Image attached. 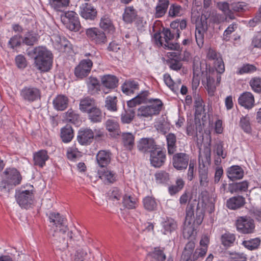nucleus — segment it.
<instances>
[{"label":"nucleus","mask_w":261,"mask_h":261,"mask_svg":"<svg viewBox=\"0 0 261 261\" xmlns=\"http://www.w3.org/2000/svg\"><path fill=\"white\" fill-rule=\"evenodd\" d=\"M27 51L29 57L34 58V65L37 70L45 72L51 69L53 56L46 47L38 46Z\"/></svg>","instance_id":"1"},{"label":"nucleus","mask_w":261,"mask_h":261,"mask_svg":"<svg viewBox=\"0 0 261 261\" xmlns=\"http://www.w3.org/2000/svg\"><path fill=\"white\" fill-rule=\"evenodd\" d=\"M175 38L176 39V34L168 28H163L161 33L156 32L153 35L157 45L164 46L165 48L179 51L180 50V45L177 43H173L171 42Z\"/></svg>","instance_id":"2"},{"label":"nucleus","mask_w":261,"mask_h":261,"mask_svg":"<svg viewBox=\"0 0 261 261\" xmlns=\"http://www.w3.org/2000/svg\"><path fill=\"white\" fill-rule=\"evenodd\" d=\"M211 15L208 11L203 10L200 17L197 16L195 20L196 30L195 33V39L197 45L201 48L204 43V34L207 30V19Z\"/></svg>","instance_id":"3"},{"label":"nucleus","mask_w":261,"mask_h":261,"mask_svg":"<svg viewBox=\"0 0 261 261\" xmlns=\"http://www.w3.org/2000/svg\"><path fill=\"white\" fill-rule=\"evenodd\" d=\"M49 219L50 222L53 223L56 227L53 236L57 240L60 239V238L64 240H65V233L68 230L66 219L58 213H50Z\"/></svg>","instance_id":"4"},{"label":"nucleus","mask_w":261,"mask_h":261,"mask_svg":"<svg viewBox=\"0 0 261 261\" xmlns=\"http://www.w3.org/2000/svg\"><path fill=\"white\" fill-rule=\"evenodd\" d=\"M4 180L0 183V190L7 189L10 186H16L20 184L22 179L19 172L15 168H7L3 172Z\"/></svg>","instance_id":"5"},{"label":"nucleus","mask_w":261,"mask_h":261,"mask_svg":"<svg viewBox=\"0 0 261 261\" xmlns=\"http://www.w3.org/2000/svg\"><path fill=\"white\" fill-rule=\"evenodd\" d=\"M61 20L65 27L70 31H79L81 24L77 15L73 11H68L61 16Z\"/></svg>","instance_id":"6"},{"label":"nucleus","mask_w":261,"mask_h":261,"mask_svg":"<svg viewBox=\"0 0 261 261\" xmlns=\"http://www.w3.org/2000/svg\"><path fill=\"white\" fill-rule=\"evenodd\" d=\"M236 224L237 230L244 234L252 233L255 228L253 220L248 216L238 217Z\"/></svg>","instance_id":"7"},{"label":"nucleus","mask_w":261,"mask_h":261,"mask_svg":"<svg viewBox=\"0 0 261 261\" xmlns=\"http://www.w3.org/2000/svg\"><path fill=\"white\" fill-rule=\"evenodd\" d=\"M93 66L91 59L82 60L74 68V75L79 79H83L88 75Z\"/></svg>","instance_id":"8"},{"label":"nucleus","mask_w":261,"mask_h":261,"mask_svg":"<svg viewBox=\"0 0 261 261\" xmlns=\"http://www.w3.org/2000/svg\"><path fill=\"white\" fill-rule=\"evenodd\" d=\"M150 162L152 166L160 168L166 160V151L160 147H158L150 153Z\"/></svg>","instance_id":"9"},{"label":"nucleus","mask_w":261,"mask_h":261,"mask_svg":"<svg viewBox=\"0 0 261 261\" xmlns=\"http://www.w3.org/2000/svg\"><path fill=\"white\" fill-rule=\"evenodd\" d=\"M22 99L28 102H33L40 97V90L35 87L25 86L20 91Z\"/></svg>","instance_id":"10"},{"label":"nucleus","mask_w":261,"mask_h":261,"mask_svg":"<svg viewBox=\"0 0 261 261\" xmlns=\"http://www.w3.org/2000/svg\"><path fill=\"white\" fill-rule=\"evenodd\" d=\"M87 36L96 44H102L107 42L105 33L96 28H89L86 31Z\"/></svg>","instance_id":"11"},{"label":"nucleus","mask_w":261,"mask_h":261,"mask_svg":"<svg viewBox=\"0 0 261 261\" xmlns=\"http://www.w3.org/2000/svg\"><path fill=\"white\" fill-rule=\"evenodd\" d=\"M189 155L183 152L174 154L172 158L173 166L177 170H184L187 169L189 164Z\"/></svg>","instance_id":"12"},{"label":"nucleus","mask_w":261,"mask_h":261,"mask_svg":"<svg viewBox=\"0 0 261 261\" xmlns=\"http://www.w3.org/2000/svg\"><path fill=\"white\" fill-rule=\"evenodd\" d=\"M159 145H158L155 140L152 138H141L137 143L138 150L143 153H151Z\"/></svg>","instance_id":"13"},{"label":"nucleus","mask_w":261,"mask_h":261,"mask_svg":"<svg viewBox=\"0 0 261 261\" xmlns=\"http://www.w3.org/2000/svg\"><path fill=\"white\" fill-rule=\"evenodd\" d=\"M33 194L29 190L23 191L16 195V200L19 205L24 208H28L33 203Z\"/></svg>","instance_id":"14"},{"label":"nucleus","mask_w":261,"mask_h":261,"mask_svg":"<svg viewBox=\"0 0 261 261\" xmlns=\"http://www.w3.org/2000/svg\"><path fill=\"white\" fill-rule=\"evenodd\" d=\"M93 139L94 132L90 128L81 129L79 132L77 139L81 145H89L92 142Z\"/></svg>","instance_id":"15"},{"label":"nucleus","mask_w":261,"mask_h":261,"mask_svg":"<svg viewBox=\"0 0 261 261\" xmlns=\"http://www.w3.org/2000/svg\"><path fill=\"white\" fill-rule=\"evenodd\" d=\"M226 174L230 180L235 181L243 178L244 175V171L240 166L233 165L227 168Z\"/></svg>","instance_id":"16"},{"label":"nucleus","mask_w":261,"mask_h":261,"mask_svg":"<svg viewBox=\"0 0 261 261\" xmlns=\"http://www.w3.org/2000/svg\"><path fill=\"white\" fill-rule=\"evenodd\" d=\"M254 97L249 92H245L241 94L238 98V103L245 109H251L254 105Z\"/></svg>","instance_id":"17"},{"label":"nucleus","mask_w":261,"mask_h":261,"mask_svg":"<svg viewBox=\"0 0 261 261\" xmlns=\"http://www.w3.org/2000/svg\"><path fill=\"white\" fill-rule=\"evenodd\" d=\"M139 88V83L133 79L126 80L121 86L122 92L127 95L134 94Z\"/></svg>","instance_id":"18"},{"label":"nucleus","mask_w":261,"mask_h":261,"mask_svg":"<svg viewBox=\"0 0 261 261\" xmlns=\"http://www.w3.org/2000/svg\"><path fill=\"white\" fill-rule=\"evenodd\" d=\"M245 203V198L238 195L229 198L226 201V206L230 210H235L243 207Z\"/></svg>","instance_id":"19"},{"label":"nucleus","mask_w":261,"mask_h":261,"mask_svg":"<svg viewBox=\"0 0 261 261\" xmlns=\"http://www.w3.org/2000/svg\"><path fill=\"white\" fill-rule=\"evenodd\" d=\"M80 14L86 19L94 20L97 15V11L91 4L85 3L81 7Z\"/></svg>","instance_id":"20"},{"label":"nucleus","mask_w":261,"mask_h":261,"mask_svg":"<svg viewBox=\"0 0 261 261\" xmlns=\"http://www.w3.org/2000/svg\"><path fill=\"white\" fill-rule=\"evenodd\" d=\"M96 105L97 103L94 98L90 96H86L81 99L79 109L82 112L87 113Z\"/></svg>","instance_id":"21"},{"label":"nucleus","mask_w":261,"mask_h":261,"mask_svg":"<svg viewBox=\"0 0 261 261\" xmlns=\"http://www.w3.org/2000/svg\"><path fill=\"white\" fill-rule=\"evenodd\" d=\"M111 153L110 151L100 150L96 155V161L99 167H106L111 162Z\"/></svg>","instance_id":"22"},{"label":"nucleus","mask_w":261,"mask_h":261,"mask_svg":"<svg viewBox=\"0 0 261 261\" xmlns=\"http://www.w3.org/2000/svg\"><path fill=\"white\" fill-rule=\"evenodd\" d=\"M69 99L66 95H58L53 100L54 108L58 111H64L68 105Z\"/></svg>","instance_id":"23"},{"label":"nucleus","mask_w":261,"mask_h":261,"mask_svg":"<svg viewBox=\"0 0 261 261\" xmlns=\"http://www.w3.org/2000/svg\"><path fill=\"white\" fill-rule=\"evenodd\" d=\"M123 206L128 209L136 208L138 205V199L133 194L127 193L122 196Z\"/></svg>","instance_id":"24"},{"label":"nucleus","mask_w":261,"mask_h":261,"mask_svg":"<svg viewBox=\"0 0 261 261\" xmlns=\"http://www.w3.org/2000/svg\"><path fill=\"white\" fill-rule=\"evenodd\" d=\"M162 231L164 234H170L177 227L176 222L172 218H167L162 222Z\"/></svg>","instance_id":"25"},{"label":"nucleus","mask_w":261,"mask_h":261,"mask_svg":"<svg viewBox=\"0 0 261 261\" xmlns=\"http://www.w3.org/2000/svg\"><path fill=\"white\" fill-rule=\"evenodd\" d=\"M48 159L49 156L45 150H40L34 153L33 161L34 164L36 166L43 167Z\"/></svg>","instance_id":"26"},{"label":"nucleus","mask_w":261,"mask_h":261,"mask_svg":"<svg viewBox=\"0 0 261 261\" xmlns=\"http://www.w3.org/2000/svg\"><path fill=\"white\" fill-rule=\"evenodd\" d=\"M87 114L88 119L93 123H100L102 120L101 110L96 105Z\"/></svg>","instance_id":"27"},{"label":"nucleus","mask_w":261,"mask_h":261,"mask_svg":"<svg viewBox=\"0 0 261 261\" xmlns=\"http://www.w3.org/2000/svg\"><path fill=\"white\" fill-rule=\"evenodd\" d=\"M164 250V248L154 247L153 250L148 254V256L150 257V261H165L166 256Z\"/></svg>","instance_id":"28"},{"label":"nucleus","mask_w":261,"mask_h":261,"mask_svg":"<svg viewBox=\"0 0 261 261\" xmlns=\"http://www.w3.org/2000/svg\"><path fill=\"white\" fill-rule=\"evenodd\" d=\"M102 85L109 89H113L118 86V79L114 75L108 74L103 76L101 79Z\"/></svg>","instance_id":"29"},{"label":"nucleus","mask_w":261,"mask_h":261,"mask_svg":"<svg viewBox=\"0 0 261 261\" xmlns=\"http://www.w3.org/2000/svg\"><path fill=\"white\" fill-rule=\"evenodd\" d=\"M99 177L107 183H113L116 180V175L113 171L102 168L98 170Z\"/></svg>","instance_id":"30"},{"label":"nucleus","mask_w":261,"mask_h":261,"mask_svg":"<svg viewBox=\"0 0 261 261\" xmlns=\"http://www.w3.org/2000/svg\"><path fill=\"white\" fill-rule=\"evenodd\" d=\"M249 184L247 180L234 182L228 185V190L231 194L237 192H246L248 188Z\"/></svg>","instance_id":"31"},{"label":"nucleus","mask_w":261,"mask_h":261,"mask_svg":"<svg viewBox=\"0 0 261 261\" xmlns=\"http://www.w3.org/2000/svg\"><path fill=\"white\" fill-rule=\"evenodd\" d=\"M168 153L173 154L176 150V136L173 133H169L166 136Z\"/></svg>","instance_id":"32"},{"label":"nucleus","mask_w":261,"mask_h":261,"mask_svg":"<svg viewBox=\"0 0 261 261\" xmlns=\"http://www.w3.org/2000/svg\"><path fill=\"white\" fill-rule=\"evenodd\" d=\"M194 99V107L195 109V115L196 117H198L205 112L204 104L201 96L198 94H195Z\"/></svg>","instance_id":"33"},{"label":"nucleus","mask_w":261,"mask_h":261,"mask_svg":"<svg viewBox=\"0 0 261 261\" xmlns=\"http://www.w3.org/2000/svg\"><path fill=\"white\" fill-rule=\"evenodd\" d=\"M99 25L101 28L110 33L112 34L115 31V28L112 20L110 17L107 15L101 18Z\"/></svg>","instance_id":"34"},{"label":"nucleus","mask_w":261,"mask_h":261,"mask_svg":"<svg viewBox=\"0 0 261 261\" xmlns=\"http://www.w3.org/2000/svg\"><path fill=\"white\" fill-rule=\"evenodd\" d=\"M60 136L64 143H68L73 137V130L71 126L66 125L61 129Z\"/></svg>","instance_id":"35"},{"label":"nucleus","mask_w":261,"mask_h":261,"mask_svg":"<svg viewBox=\"0 0 261 261\" xmlns=\"http://www.w3.org/2000/svg\"><path fill=\"white\" fill-rule=\"evenodd\" d=\"M137 16V11L133 6L126 7L123 14V19L127 23L132 22Z\"/></svg>","instance_id":"36"},{"label":"nucleus","mask_w":261,"mask_h":261,"mask_svg":"<svg viewBox=\"0 0 261 261\" xmlns=\"http://www.w3.org/2000/svg\"><path fill=\"white\" fill-rule=\"evenodd\" d=\"M261 240L259 238H255L244 240L242 242V245L247 249L253 251L257 250L260 245Z\"/></svg>","instance_id":"37"},{"label":"nucleus","mask_w":261,"mask_h":261,"mask_svg":"<svg viewBox=\"0 0 261 261\" xmlns=\"http://www.w3.org/2000/svg\"><path fill=\"white\" fill-rule=\"evenodd\" d=\"M88 92L91 94H95L100 90V84L98 80L94 77L90 76L87 81Z\"/></svg>","instance_id":"38"},{"label":"nucleus","mask_w":261,"mask_h":261,"mask_svg":"<svg viewBox=\"0 0 261 261\" xmlns=\"http://www.w3.org/2000/svg\"><path fill=\"white\" fill-rule=\"evenodd\" d=\"M147 103H149L148 106L150 107L151 111H153V114H154V115L159 114L163 106L162 101L160 99L151 98L149 99Z\"/></svg>","instance_id":"39"},{"label":"nucleus","mask_w":261,"mask_h":261,"mask_svg":"<svg viewBox=\"0 0 261 261\" xmlns=\"http://www.w3.org/2000/svg\"><path fill=\"white\" fill-rule=\"evenodd\" d=\"M122 142L125 147L131 150L134 146L135 137L130 133H124L122 135Z\"/></svg>","instance_id":"40"},{"label":"nucleus","mask_w":261,"mask_h":261,"mask_svg":"<svg viewBox=\"0 0 261 261\" xmlns=\"http://www.w3.org/2000/svg\"><path fill=\"white\" fill-rule=\"evenodd\" d=\"M117 102L116 96H108L106 98L105 107L109 111L116 112L117 111Z\"/></svg>","instance_id":"41"},{"label":"nucleus","mask_w":261,"mask_h":261,"mask_svg":"<svg viewBox=\"0 0 261 261\" xmlns=\"http://www.w3.org/2000/svg\"><path fill=\"white\" fill-rule=\"evenodd\" d=\"M51 7L57 11H62L68 6L69 0H49Z\"/></svg>","instance_id":"42"},{"label":"nucleus","mask_w":261,"mask_h":261,"mask_svg":"<svg viewBox=\"0 0 261 261\" xmlns=\"http://www.w3.org/2000/svg\"><path fill=\"white\" fill-rule=\"evenodd\" d=\"M144 207L148 211H155L157 207L156 200L150 196H147L143 200Z\"/></svg>","instance_id":"43"},{"label":"nucleus","mask_w":261,"mask_h":261,"mask_svg":"<svg viewBox=\"0 0 261 261\" xmlns=\"http://www.w3.org/2000/svg\"><path fill=\"white\" fill-rule=\"evenodd\" d=\"M69 44V41L65 37L58 35L54 36V44L58 49H64L68 46Z\"/></svg>","instance_id":"44"},{"label":"nucleus","mask_w":261,"mask_h":261,"mask_svg":"<svg viewBox=\"0 0 261 261\" xmlns=\"http://www.w3.org/2000/svg\"><path fill=\"white\" fill-rule=\"evenodd\" d=\"M198 172L200 186L204 187H207L209 182L207 170L204 167L203 168H200Z\"/></svg>","instance_id":"45"},{"label":"nucleus","mask_w":261,"mask_h":261,"mask_svg":"<svg viewBox=\"0 0 261 261\" xmlns=\"http://www.w3.org/2000/svg\"><path fill=\"white\" fill-rule=\"evenodd\" d=\"M185 185L184 181L180 178H177L175 185H172L168 188V191L171 195H173L181 190Z\"/></svg>","instance_id":"46"},{"label":"nucleus","mask_w":261,"mask_h":261,"mask_svg":"<svg viewBox=\"0 0 261 261\" xmlns=\"http://www.w3.org/2000/svg\"><path fill=\"white\" fill-rule=\"evenodd\" d=\"M135 116V111L133 109L125 111L121 115V120L123 123L129 124L133 120Z\"/></svg>","instance_id":"47"},{"label":"nucleus","mask_w":261,"mask_h":261,"mask_svg":"<svg viewBox=\"0 0 261 261\" xmlns=\"http://www.w3.org/2000/svg\"><path fill=\"white\" fill-rule=\"evenodd\" d=\"M38 40L37 36L32 32H28L22 39V42L27 45H33Z\"/></svg>","instance_id":"48"},{"label":"nucleus","mask_w":261,"mask_h":261,"mask_svg":"<svg viewBox=\"0 0 261 261\" xmlns=\"http://www.w3.org/2000/svg\"><path fill=\"white\" fill-rule=\"evenodd\" d=\"M150 107L147 106L140 107L138 109L137 116L140 117H149L154 115Z\"/></svg>","instance_id":"49"},{"label":"nucleus","mask_w":261,"mask_h":261,"mask_svg":"<svg viewBox=\"0 0 261 261\" xmlns=\"http://www.w3.org/2000/svg\"><path fill=\"white\" fill-rule=\"evenodd\" d=\"M182 12V8L177 4H172L170 5L168 15L170 17H175L180 16Z\"/></svg>","instance_id":"50"},{"label":"nucleus","mask_w":261,"mask_h":261,"mask_svg":"<svg viewBox=\"0 0 261 261\" xmlns=\"http://www.w3.org/2000/svg\"><path fill=\"white\" fill-rule=\"evenodd\" d=\"M105 126L109 132H116L119 129L118 122L113 119H108L105 122Z\"/></svg>","instance_id":"51"},{"label":"nucleus","mask_w":261,"mask_h":261,"mask_svg":"<svg viewBox=\"0 0 261 261\" xmlns=\"http://www.w3.org/2000/svg\"><path fill=\"white\" fill-rule=\"evenodd\" d=\"M235 239V236L230 233H225L221 237L222 243L226 247L231 246L234 243Z\"/></svg>","instance_id":"52"},{"label":"nucleus","mask_w":261,"mask_h":261,"mask_svg":"<svg viewBox=\"0 0 261 261\" xmlns=\"http://www.w3.org/2000/svg\"><path fill=\"white\" fill-rule=\"evenodd\" d=\"M156 182L159 184H164L169 180V174L165 171H160L156 172L155 175Z\"/></svg>","instance_id":"53"},{"label":"nucleus","mask_w":261,"mask_h":261,"mask_svg":"<svg viewBox=\"0 0 261 261\" xmlns=\"http://www.w3.org/2000/svg\"><path fill=\"white\" fill-rule=\"evenodd\" d=\"M109 199L114 202L118 201L122 196L120 190L117 188H113L109 193Z\"/></svg>","instance_id":"54"},{"label":"nucleus","mask_w":261,"mask_h":261,"mask_svg":"<svg viewBox=\"0 0 261 261\" xmlns=\"http://www.w3.org/2000/svg\"><path fill=\"white\" fill-rule=\"evenodd\" d=\"M256 70V67L253 65L250 64H246L243 65L241 67L238 68L237 71L238 74H243L245 73H250Z\"/></svg>","instance_id":"55"},{"label":"nucleus","mask_w":261,"mask_h":261,"mask_svg":"<svg viewBox=\"0 0 261 261\" xmlns=\"http://www.w3.org/2000/svg\"><path fill=\"white\" fill-rule=\"evenodd\" d=\"M240 125L245 132L250 133L251 132L250 118L247 115L243 116L241 118Z\"/></svg>","instance_id":"56"},{"label":"nucleus","mask_w":261,"mask_h":261,"mask_svg":"<svg viewBox=\"0 0 261 261\" xmlns=\"http://www.w3.org/2000/svg\"><path fill=\"white\" fill-rule=\"evenodd\" d=\"M169 6L157 4L154 12L155 18H161L166 14Z\"/></svg>","instance_id":"57"},{"label":"nucleus","mask_w":261,"mask_h":261,"mask_svg":"<svg viewBox=\"0 0 261 261\" xmlns=\"http://www.w3.org/2000/svg\"><path fill=\"white\" fill-rule=\"evenodd\" d=\"M238 28V24L236 23H232L230 24L227 28L225 30L223 33V40L228 41L230 40V35L232 33L234 32Z\"/></svg>","instance_id":"58"},{"label":"nucleus","mask_w":261,"mask_h":261,"mask_svg":"<svg viewBox=\"0 0 261 261\" xmlns=\"http://www.w3.org/2000/svg\"><path fill=\"white\" fill-rule=\"evenodd\" d=\"M249 84L252 89L255 92H261V78L254 77L253 79H252L250 80Z\"/></svg>","instance_id":"59"},{"label":"nucleus","mask_w":261,"mask_h":261,"mask_svg":"<svg viewBox=\"0 0 261 261\" xmlns=\"http://www.w3.org/2000/svg\"><path fill=\"white\" fill-rule=\"evenodd\" d=\"M215 151L217 154L222 159H225L227 156V152L224 149L223 143L222 141H219L216 143L215 145Z\"/></svg>","instance_id":"60"},{"label":"nucleus","mask_w":261,"mask_h":261,"mask_svg":"<svg viewBox=\"0 0 261 261\" xmlns=\"http://www.w3.org/2000/svg\"><path fill=\"white\" fill-rule=\"evenodd\" d=\"M195 205L193 203H189L186 208V221H188L189 223H191V221L194 218V209Z\"/></svg>","instance_id":"61"},{"label":"nucleus","mask_w":261,"mask_h":261,"mask_svg":"<svg viewBox=\"0 0 261 261\" xmlns=\"http://www.w3.org/2000/svg\"><path fill=\"white\" fill-rule=\"evenodd\" d=\"M21 37L20 35H16L12 37L9 41V44L12 48L19 46L21 44Z\"/></svg>","instance_id":"62"},{"label":"nucleus","mask_w":261,"mask_h":261,"mask_svg":"<svg viewBox=\"0 0 261 261\" xmlns=\"http://www.w3.org/2000/svg\"><path fill=\"white\" fill-rule=\"evenodd\" d=\"M15 62L17 66L19 68H24L27 65L25 58L23 56L21 55L16 56Z\"/></svg>","instance_id":"63"},{"label":"nucleus","mask_w":261,"mask_h":261,"mask_svg":"<svg viewBox=\"0 0 261 261\" xmlns=\"http://www.w3.org/2000/svg\"><path fill=\"white\" fill-rule=\"evenodd\" d=\"M150 93L147 90L142 91L139 93L137 96L139 98V100L142 103H146L148 102L149 99H148Z\"/></svg>","instance_id":"64"}]
</instances>
